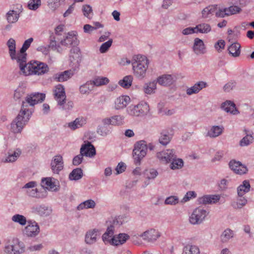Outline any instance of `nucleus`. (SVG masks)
<instances>
[{
    "mask_svg": "<svg viewBox=\"0 0 254 254\" xmlns=\"http://www.w3.org/2000/svg\"><path fill=\"white\" fill-rule=\"evenodd\" d=\"M45 94L38 92L27 95L22 101L21 110L16 118L11 123V131L17 133L21 132L24 126L29 121L33 111L28 107H33L38 103L42 102L45 99Z\"/></svg>",
    "mask_w": 254,
    "mask_h": 254,
    "instance_id": "1",
    "label": "nucleus"
},
{
    "mask_svg": "<svg viewBox=\"0 0 254 254\" xmlns=\"http://www.w3.org/2000/svg\"><path fill=\"white\" fill-rule=\"evenodd\" d=\"M18 64L21 72L25 75H41L49 71V67L47 64L38 61L28 64L26 62H23Z\"/></svg>",
    "mask_w": 254,
    "mask_h": 254,
    "instance_id": "2",
    "label": "nucleus"
},
{
    "mask_svg": "<svg viewBox=\"0 0 254 254\" xmlns=\"http://www.w3.org/2000/svg\"><path fill=\"white\" fill-rule=\"evenodd\" d=\"M132 65L134 74L136 77L142 79L145 76L148 65V61L145 57L140 55L134 56L132 61Z\"/></svg>",
    "mask_w": 254,
    "mask_h": 254,
    "instance_id": "3",
    "label": "nucleus"
},
{
    "mask_svg": "<svg viewBox=\"0 0 254 254\" xmlns=\"http://www.w3.org/2000/svg\"><path fill=\"white\" fill-rule=\"evenodd\" d=\"M147 150V144L144 140L139 141L134 144L132 155L136 165H140L141 161L146 155Z\"/></svg>",
    "mask_w": 254,
    "mask_h": 254,
    "instance_id": "4",
    "label": "nucleus"
},
{
    "mask_svg": "<svg viewBox=\"0 0 254 254\" xmlns=\"http://www.w3.org/2000/svg\"><path fill=\"white\" fill-rule=\"evenodd\" d=\"M81 53L77 46L71 47L69 53V65L74 70L79 68L81 61Z\"/></svg>",
    "mask_w": 254,
    "mask_h": 254,
    "instance_id": "5",
    "label": "nucleus"
},
{
    "mask_svg": "<svg viewBox=\"0 0 254 254\" xmlns=\"http://www.w3.org/2000/svg\"><path fill=\"white\" fill-rule=\"evenodd\" d=\"M209 212L201 207L196 208L193 210L190 217V222L193 225L200 224L204 220Z\"/></svg>",
    "mask_w": 254,
    "mask_h": 254,
    "instance_id": "6",
    "label": "nucleus"
},
{
    "mask_svg": "<svg viewBox=\"0 0 254 254\" xmlns=\"http://www.w3.org/2000/svg\"><path fill=\"white\" fill-rule=\"evenodd\" d=\"M127 111L131 116H143L148 113L149 107L147 103L141 102L136 105L129 106L127 109Z\"/></svg>",
    "mask_w": 254,
    "mask_h": 254,
    "instance_id": "7",
    "label": "nucleus"
},
{
    "mask_svg": "<svg viewBox=\"0 0 254 254\" xmlns=\"http://www.w3.org/2000/svg\"><path fill=\"white\" fill-rule=\"evenodd\" d=\"M27 225L23 230V233L29 237H35L40 233V228L37 223L31 220L27 221Z\"/></svg>",
    "mask_w": 254,
    "mask_h": 254,
    "instance_id": "8",
    "label": "nucleus"
},
{
    "mask_svg": "<svg viewBox=\"0 0 254 254\" xmlns=\"http://www.w3.org/2000/svg\"><path fill=\"white\" fill-rule=\"evenodd\" d=\"M230 168L236 174L238 175H244L248 171V169L245 165L241 162L236 160H232L229 163Z\"/></svg>",
    "mask_w": 254,
    "mask_h": 254,
    "instance_id": "9",
    "label": "nucleus"
},
{
    "mask_svg": "<svg viewBox=\"0 0 254 254\" xmlns=\"http://www.w3.org/2000/svg\"><path fill=\"white\" fill-rule=\"evenodd\" d=\"M156 157L161 162L168 163L175 157V151L174 149H167L157 153Z\"/></svg>",
    "mask_w": 254,
    "mask_h": 254,
    "instance_id": "10",
    "label": "nucleus"
},
{
    "mask_svg": "<svg viewBox=\"0 0 254 254\" xmlns=\"http://www.w3.org/2000/svg\"><path fill=\"white\" fill-rule=\"evenodd\" d=\"M55 99L59 106H63L65 102L66 95L64 88L61 84L57 85L54 90Z\"/></svg>",
    "mask_w": 254,
    "mask_h": 254,
    "instance_id": "11",
    "label": "nucleus"
},
{
    "mask_svg": "<svg viewBox=\"0 0 254 254\" xmlns=\"http://www.w3.org/2000/svg\"><path fill=\"white\" fill-rule=\"evenodd\" d=\"M140 237L147 242H154L160 237V233L158 230L150 229L142 233Z\"/></svg>",
    "mask_w": 254,
    "mask_h": 254,
    "instance_id": "12",
    "label": "nucleus"
},
{
    "mask_svg": "<svg viewBox=\"0 0 254 254\" xmlns=\"http://www.w3.org/2000/svg\"><path fill=\"white\" fill-rule=\"evenodd\" d=\"M60 43L63 46H71V47H72L73 46H77L79 41L74 33L72 32H68L65 36L64 37V39L60 41Z\"/></svg>",
    "mask_w": 254,
    "mask_h": 254,
    "instance_id": "13",
    "label": "nucleus"
},
{
    "mask_svg": "<svg viewBox=\"0 0 254 254\" xmlns=\"http://www.w3.org/2000/svg\"><path fill=\"white\" fill-rule=\"evenodd\" d=\"M33 41V38H30L25 40L22 45L20 50V53L18 54L17 63L19 64L21 63L26 62L27 54L25 53L26 50L29 48L31 44Z\"/></svg>",
    "mask_w": 254,
    "mask_h": 254,
    "instance_id": "14",
    "label": "nucleus"
},
{
    "mask_svg": "<svg viewBox=\"0 0 254 254\" xmlns=\"http://www.w3.org/2000/svg\"><path fill=\"white\" fill-rule=\"evenodd\" d=\"M31 209L32 213L42 217H47L52 212L51 207L44 204L34 206Z\"/></svg>",
    "mask_w": 254,
    "mask_h": 254,
    "instance_id": "15",
    "label": "nucleus"
},
{
    "mask_svg": "<svg viewBox=\"0 0 254 254\" xmlns=\"http://www.w3.org/2000/svg\"><path fill=\"white\" fill-rule=\"evenodd\" d=\"M22 6L21 4L17 5L16 10H10L6 14V18L9 23H14L17 22L19 17V14L22 11Z\"/></svg>",
    "mask_w": 254,
    "mask_h": 254,
    "instance_id": "16",
    "label": "nucleus"
},
{
    "mask_svg": "<svg viewBox=\"0 0 254 254\" xmlns=\"http://www.w3.org/2000/svg\"><path fill=\"white\" fill-rule=\"evenodd\" d=\"M80 153L83 156L89 157H92L96 154V149L95 147L90 142L82 145Z\"/></svg>",
    "mask_w": 254,
    "mask_h": 254,
    "instance_id": "17",
    "label": "nucleus"
},
{
    "mask_svg": "<svg viewBox=\"0 0 254 254\" xmlns=\"http://www.w3.org/2000/svg\"><path fill=\"white\" fill-rule=\"evenodd\" d=\"M51 169L54 173H59L63 169L64 162L63 157L61 155H56L51 163Z\"/></svg>",
    "mask_w": 254,
    "mask_h": 254,
    "instance_id": "18",
    "label": "nucleus"
},
{
    "mask_svg": "<svg viewBox=\"0 0 254 254\" xmlns=\"http://www.w3.org/2000/svg\"><path fill=\"white\" fill-rule=\"evenodd\" d=\"M220 199V196L218 194L216 195H205L199 197L198 199L199 204H208L211 203H215L217 202Z\"/></svg>",
    "mask_w": 254,
    "mask_h": 254,
    "instance_id": "19",
    "label": "nucleus"
},
{
    "mask_svg": "<svg viewBox=\"0 0 254 254\" xmlns=\"http://www.w3.org/2000/svg\"><path fill=\"white\" fill-rule=\"evenodd\" d=\"M107 119V118L102 119V125L98 126L97 128V133L102 136H106L111 133V127H110L111 124L105 123V120Z\"/></svg>",
    "mask_w": 254,
    "mask_h": 254,
    "instance_id": "20",
    "label": "nucleus"
},
{
    "mask_svg": "<svg viewBox=\"0 0 254 254\" xmlns=\"http://www.w3.org/2000/svg\"><path fill=\"white\" fill-rule=\"evenodd\" d=\"M193 51L196 55L203 54L205 53V47L203 41L196 38L194 40Z\"/></svg>",
    "mask_w": 254,
    "mask_h": 254,
    "instance_id": "21",
    "label": "nucleus"
},
{
    "mask_svg": "<svg viewBox=\"0 0 254 254\" xmlns=\"http://www.w3.org/2000/svg\"><path fill=\"white\" fill-rule=\"evenodd\" d=\"M207 86V83L204 81H199L194 84L193 86L188 88L186 90V93L188 95H191L193 94L198 93L203 88Z\"/></svg>",
    "mask_w": 254,
    "mask_h": 254,
    "instance_id": "22",
    "label": "nucleus"
},
{
    "mask_svg": "<svg viewBox=\"0 0 254 254\" xmlns=\"http://www.w3.org/2000/svg\"><path fill=\"white\" fill-rule=\"evenodd\" d=\"M130 102V98L128 96H122L117 98L115 102V108L116 110L125 108Z\"/></svg>",
    "mask_w": 254,
    "mask_h": 254,
    "instance_id": "23",
    "label": "nucleus"
},
{
    "mask_svg": "<svg viewBox=\"0 0 254 254\" xmlns=\"http://www.w3.org/2000/svg\"><path fill=\"white\" fill-rule=\"evenodd\" d=\"M42 186L48 190H57L56 180L53 178L48 177L43 178L41 181Z\"/></svg>",
    "mask_w": 254,
    "mask_h": 254,
    "instance_id": "24",
    "label": "nucleus"
},
{
    "mask_svg": "<svg viewBox=\"0 0 254 254\" xmlns=\"http://www.w3.org/2000/svg\"><path fill=\"white\" fill-rule=\"evenodd\" d=\"M105 120L106 124H110L113 126H121L124 124V117L121 115H115L111 118H107Z\"/></svg>",
    "mask_w": 254,
    "mask_h": 254,
    "instance_id": "25",
    "label": "nucleus"
},
{
    "mask_svg": "<svg viewBox=\"0 0 254 254\" xmlns=\"http://www.w3.org/2000/svg\"><path fill=\"white\" fill-rule=\"evenodd\" d=\"M6 45L8 48L9 54L11 59L16 60L17 61L18 54L16 55V44L15 41L13 38H10L6 43Z\"/></svg>",
    "mask_w": 254,
    "mask_h": 254,
    "instance_id": "26",
    "label": "nucleus"
},
{
    "mask_svg": "<svg viewBox=\"0 0 254 254\" xmlns=\"http://www.w3.org/2000/svg\"><path fill=\"white\" fill-rule=\"evenodd\" d=\"M98 230L93 229L87 232L85 237V242L88 245L94 244L97 241Z\"/></svg>",
    "mask_w": 254,
    "mask_h": 254,
    "instance_id": "27",
    "label": "nucleus"
},
{
    "mask_svg": "<svg viewBox=\"0 0 254 254\" xmlns=\"http://www.w3.org/2000/svg\"><path fill=\"white\" fill-rule=\"evenodd\" d=\"M156 81L161 85L169 86L173 83L174 79L170 74H164L158 77Z\"/></svg>",
    "mask_w": 254,
    "mask_h": 254,
    "instance_id": "28",
    "label": "nucleus"
},
{
    "mask_svg": "<svg viewBox=\"0 0 254 254\" xmlns=\"http://www.w3.org/2000/svg\"><path fill=\"white\" fill-rule=\"evenodd\" d=\"M12 245L14 254H20L24 252V245L18 239L13 238Z\"/></svg>",
    "mask_w": 254,
    "mask_h": 254,
    "instance_id": "29",
    "label": "nucleus"
},
{
    "mask_svg": "<svg viewBox=\"0 0 254 254\" xmlns=\"http://www.w3.org/2000/svg\"><path fill=\"white\" fill-rule=\"evenodd\" d=\"M221 108L227 113H230L235 115L238 113L236 109L235 105L230 101H227L221 105Z\"/></svg>",
    "mask_w": 254,
    "mask_h": 254,
    "instance_id": "30",
    "label": "nucleus"
},
{
    "mask_svg": "<svg viewBox=\"0 0 254 254\" xmlns=\"http://www.w3.org/2000/svg\"><path fill=\"white\" fill-rule=\"evenodd\" d=\"M73 73L71 70H67L57 73L54 75V79L59 82L66 81L71 77Z\"/></svg>",
    "mask_w": 254,
    "mask_h": 254,
    "instance_id": "31",
    "label": "nucleus"
},
{
    "mask_svg": "<svg viewBox=\"0 0 254 254\" xmlns=\"http://www.w3.org/2000/svg\"><path fill=\"white\" fill-rule=\"evenodd\" d=\"M114 231V226L111 225L108 227L106 232L102 236V240L105 243H109L112 244V238H113Z\"/></svg>",
    "mask_w": 254,
    "mask_h": 254,
    "instance_id": "32",
    "label": "nucleus"
},
{
    "mask_svg": "<svg viewBox=\"0 0 254 254\" xmlns=\"http://www.w3.org/2000/svg\"><path fill=\"white\" fill-rule=\"evenodd\" d=\"M223 127L222 126H213L208 130L206 136L211 138H215L222 134L223 130Z\"/></svg>",
    "mask_w": 254,
    "mask_h": 254,
    "instance_id": "33",
    "label": "nucleus"
},
{
    "mask_svg": "<svg viewBox=\"0 0 254 254\" xmlns=\"http://www.w3.org/2000/svg\"><path fill=\"white\" fill-rule=\"evenodd\" d=\"M129 238V236L126 234H119L117 237L112 238V245L118 246L124 244Z\"/></svg>",
    "mask_w": 254,
    "mask_h": 254,
    "instance_id": "34",
    "label": "nucleus"
},
{
    "mask_svg": "<svg viewBox=\"0 0 254 254\" xmlns=\"http://www.w3.org/2000/svg\"><path fill=\"white\" fill-rule=\"evenodd\" d=\"M86 123L85 120L83 118H76L73 122L68 124V127L72 130H75L80 127H82Z\"/></svg>",
    "mask_w": 254,
    "mask_h": 254,
    "instance_id": "35",
    "label": "nucleus"
},
{
    "mask_svg": "<svg viewBox=\"0 0 254 254\" xmlns=\"http://www.w3.org/2000/svg\"><path fill=\"white\" fill-rule=\"evenodd\" d=\"M250 184L248 181L245 180L243 184L237 188V192L239 196H243L244 194L250 191Z\"/></svg>",
    "mask_w": 254,
    "mask_h": 254,
    "instance_id": "36",
    "label": "nucleus"
},
{
    "mask_svg": "<svg viewBox=\"0 0 254 254\" xmlns=\"http://www.w3.org/2000/svg\"><path fill=\"white\" fill-rule=\"evenodd\" d=\"M157 82L156 80L146 83L143 86V91L145 93L151 94L154 93L156 89Z\"/></svg>",
    "mask_w": 254,
    "mask_h": 254,
    "instance_id": "37",
    "label": "nucleus"
},
{
    "mask_svg": "<svg viewBox=\"0 0 254 254\" xmlns=\"http://www.w3.org/2000/svg\"><path fill=\"white\" fill-rule=\"evenodd\" d=\"M8 154V155L5 158L4 162L12 163L15 162L20 156V154H21V151L20 149L17 148L13 152L11 151L10 152L9 151Z\"/></svg>",
    "mask_w": 254,
    "mask_h": 254,
    "instance_id": "38",
    "label": "nucleus"
},
{
    "mask_svg": "<svg viewBox=\"0 0 254 254\" xmlns=\"http://www.w3.org/2000/svg\"><path fill=\"white\" fill-rule=\"evenodd\" d=\"M195 29L196 33L207 34L211 31V27L208 23H202L196 25Z\"/></svg>",
    "mask_w": 254,
    "mask_h": 254,
    "instance_id": "39",
    "label": "nucleus"
},
{
    "mask_svg": "<svg viewBox=\"0 0 254 254\" xmlns=\"http://www.w3.org/2000/svg\"><path fill=\"white\" fill-rule=\"evenodd\" d=\"M94 88V85L91 82V80H90L81 85L79 87V91L82 94H89Z\"/></svg>",
    "mask_w": 254,
    "mask_h": 254,
    "instance_id": "40",
    "label": "nucleus"
},
{
    "mask_svg": "<svg viewBox=\"0 0 254 254\" xmlns=\"http://www.w3.org/2000/svg\"><path fill=\"white\" fill-rule=\"evenodd\" d=\"M234 233L233 231L229 228H227L225 230L220 236L221 241L225 243L228 242L229 240L233 238Z\"/></svg>",
    "mask_w": 254,
    "mask_h": 254,
    "instance_id": "41",
    "label": "nucleus"
},
{
    "mask_svg": "<svg viewBox=\"0 0 254 254\" xmlns=\"http://www.w3.org/2000/svg\"><path fill=\"white\" fill-rule=\"evenodd\" d=\"M172 136L168 131H163L161 133L159 142L163 145H167L171 141Z\"/></svg>",
    "mask_w": 254,
    "mask_h": 254,
    "instance_id": "42",
    "label": "nucleus"
},
{
    "mask_svg": "<svg viewBox=\"0 0 254 254\" xmlns=\"http://www.w3.org/2000/svg\"><path fill=\"white\" fill-rule=\"evenodd\" d=\"M95 205L96 203L94 200L93 199H88L79 204L77 207V209L80 210L84 209L94 208Z\"/></svg>",
    "mask_w": 254,
    "mask_h": 254,
    "instance_id": "43",
    "label": "nucleus"
},
{
    "mask_svg": "<svg viewBox=\"0 0 254 254\" xmlns=\"http://www.w3.org/2000/svg\"><path fill=\"white\" fill-rule=\"evenodd\" d=\"M170 165V168L172 170L180 169L184 166V161L182 159L177 158L175 155V157L172 159Z\"/></svg>",
    "mask_w": 254,
    "mask_h": 254,
    "instance_id": "44",
    "label": "nucleus"
},
{
    "mask_svg": "<svg viewBox=\"0 0 254 254\" xmlns=\"http://www.w3.org/2000/svg\"><path fill=\"white\" fill-rule=\"evenodd\" d=\"M240 45L238 43H234L230 45L228 50L229 53L234 57H238L240 54Z\"/></svg>",
    "mask_w": 254,
    "mask_h": 254,
    "instance_id": "45",
    "label": "nucleus"
},
{
    "mask_svg": "<svg viewBox=\"0 0 254 254\" xmlns=\"http://www.w3.org/2000/svg\"><path fill=\"white\" fill-rule=\"evenodd\" d=\"M83 176L82 170L81 168H76L73 169L69 174L68 178L71 181H77L80 179Z\"/></svg>",
    "mask_w": 254,
    "mask_h": 254,
    "instance_id": "46",
    "label": "nucleus"
},
{
    "mask_svg": "<svg viewBox=\"0 0 254 254\" xmlns=\"http://www.w3.org/2000/svg\"><path fill=\"white\" fill-rule=\"evenodd\" d=\"M91 82H92L94 87L95 86H100L107 84L109 82V79L106 77L98 76L94 78L93 80H91Z\"/></svg>",
    "mask_w": 254,
    "mask_h": 254,
    "instance_id": "47",
    "label": "nucleus"
},
{
    "mask_svg": "<svg viewBox=\"0 0 254 254\" xmlns=\"http://www.w3.org/2000/svg\"><path fill=\"white\" fill-rule=\"evenodd\" d=\"M254 140L252 134H247L239 142V145L241 147L247 146L252 144Z\"/></svg>",
    "mask_w": 254,
    "mask_h": 254,
    "instance_id": "48",
    "label": "nucleus"
},
{
    "mask_svg": "<svg viewBox=\"0 0 254 254\" xmlns=\"http://www.w3.org/2000/svg\"><path fill=\"white\" fill-rule=\"evenodd\" d=\"M199 248L194 245H188L183 249V254H199Z\"/></svg>",
    "mask_w": 254,
    "mask_h": 254,
    "instance_id": "49",
    "label": "nucleus"
},
{
    "mask_svg": "<svg viewBox=\"0 0 254 254\" xmlns=\"http://www.w3.org/2000/svg\"><path fill=\"white\" fill-rule=\"evenodd\" d=\"M133 77L131 75H127L124 77L122 80L119 82V84L124 88H129L132 83Z\"/></svg>",
    "mask_w": 254,
    "mask_h": 254,
    "instance_id": "50",
    "label": "nucleus"
},
{
    "mask_svg": "<svg viewBox=\"0 0 254 254\" xmlns=\"http://www.w3.org/2000/svg\"><path fill=\"white\" fill-rule=\"evenodd\" d=\"M11 220L21 226L25 225L27 222L26 218L24 216L19 214L13 215L11 217Z\"/></svg>",
    "mask_w": 254,
    "mask_h": 254,
    "instance_id": "51",
    "label": "nucleus"
},
{
    "mask_svg": "<svg viewBox=\"0 0 254 254\" xmlns=\"http://www.w3.org/2000/svg\"><path fill=\"white\" fill-rule=\"evenodd\" d=\"M216 10V6L215 5H209L203 9L202 16L203 18H207L210 14H213Z\"/></svg>",
    "mask_w": 254,
    "mask_h": 254,
    "instance_id": "52",
    "label": "nucleus"
},
{
    "mask_svg": "<svg viewBox=\"0 0 254 254\" xmlns=\"http://www.w3.org/2000/svg\"><path fill=\"white\" fill-rule=\"evenodd\" d=\"M83 15L89 19L92 17L93 11L92 7L88 4L83 5L82 8Z\"/></svg>",
    "mask_w": 254,
    "mask_h": 254,
    "instance_id": "53",
    "label": "nucleus"
},
{
    "mask_svg": "<svg viewBox=\"0 0 254 254\" xmlns=\"http://www.w3.org/2000/svg\"><path fill=\"white\" fill-rule=\"evenodd\" d=\"M158 174V172L154 169H146L144 172L145 177L149 180L155 179Z\"/></svg>",
    "mask_w": 254,
    "mask_h": 254,
    "instance_id": "54",
    "label": "nucleus"
},
{
    "mask_svg": "<svg viewBox=\"0 0 254 254\" xmlns=\"http://www.w3.org/2000/svg\"><path fill=\"white\" fill-rule=\"evenodd\" d=\"M41 4V0H30L28 3V7L29 9L36 10Z\"/></svg>",
    "mask_w": 254,
    "mask_h": 254,
    "instance_id": "55",
    "label": "nucleus"
},
{
    "mask_svg": "<svg viewBox=\"0 0 254 254\" xmlns=\"http://www.w3.org/2000/svg\"><path fill=\"white\" fill-rule=\"evenodd\" d=\"M50 43L48 45L49 48H51L53 50H57L58 52L61 53L63 51L62 48L59 44H56L55 37H51Z\"/></svg>",
    "mask_w": 254,
    "mask_h": 254,
    "instance_id": "56",
    "label": "nucleus"
},
{
    "mask_svg": "<svg viewBox=\"0 0 254 254\" xmlns=\"http://www.w3.org/2000/svg\"><path fill=\"white\" fill-rule=\"evenodd\" d=\"M236 203H234L232 205L235 208H241L245 205L247 202V200L243 196H239Z\"/></svg>",
    "mask_w": 254,
    "mask_h": 254,
    "instance_id": "57",
    "label": "nucleus"
},
{
    "mask_svg": "<svg viewBox=\"0 0 254 254\" xmlns=\"http://www.w3.org/2000/svg\"><path fill=\"white\" fill-rule=\"evenodd\" d=\"M64 0H49L48 1L49 7L53 10H55L59 7L61 2H63Z\"/></svg>",
    "mask_w": 254,
    "mask_h": 254,
    "instance_id": "58",
    "label": "nucleus"
},
{
    "mask_svg": "<svg viewBox=\"0 0 254 254\" xmlns=\"http://www.w3.org/2000/svg\"><path fill=\"white\" fill-rule=\"evenodd\" d=\"M113 43V40L110 39L108 41L103 43L100 46L99 51L101 53H105L111 46Z\"/></svg>",
    "mask_w": 254,
    "mask_h": 254,
    "instance_id": "59",
    "label": "nucleus"
},
{
    "mask_svg": "<svg viewBox=\"0 0 254 254\" xmlns=\"http://www.w3.org/2000/svg\"><path fill=\"white\" fill-rule=\"evenodd\" d=\"M127 221V217L125 215H120L113 220V225H121Z\"/></svg>",
    "mask_w": 254,
    "mask_h": 254,
    "instance_id": "60",
    "label": "nucleus"
},
{
    "mask_svg": "<svg viewBox=\"0 0 254 254\" xmlns=\"http://www.w3.org/2000/svg\"><path fill=\"white\" fill-rule=\"evenodd\" d=\"M226 9L228 16L239 13L241 10L239 6L235 5L231 6L228 8H226Z\"/></svg>",
    "mask_w": 254,
    "mask_h": 254,
    "instance_id": "61",
    "label": "nucleus"
},
{
    "mask_svg": "<svg viewBox=\"0 0 254 254\" xmlns=\"http://www.w3.org/2000/svg\"><path fill=\"white\" fill-rule=\"evenodd\" d=\"M179 202V198L176 196H170L166 198L165 203L166 204L175 205Z\"/></svg>",
    "mask_w": 254,
    "mask_h": 254,
    "instance_id": "62",
    "label": "nucleus"
},
{
    "mask_svg": "<svg viewBox=\"0 0 254 254\" xmlns=\"http://www.w3.org/2000/svg\"><path fill=\"white\" fill-rule=\"evenodd\" d=\"M196 193L194 191H189L187 192L183 199L181 200V202L184 203L189 201L192 197H196Z\"/></svg>",
    "mask_w": 254,
    "mask_h": 254,
    "instance_id": "63",
    "label": "nucleus"
},
{
    "mask_svg": "<svg viewBox=\"0 0 254 254\" xmlns=\"http://www.w3.org/2000/svg\"><path fill=\"white\" fill-rule=\"evenodd\" d=\"M225 42L223 40H218L214 45V48L219 53L225 48Z\"/></svg>",
    "mask_w": 254,
    "mask_h": 254,
    "instance_id": "64",
    "label": "nucleus"
}]
</instances>
